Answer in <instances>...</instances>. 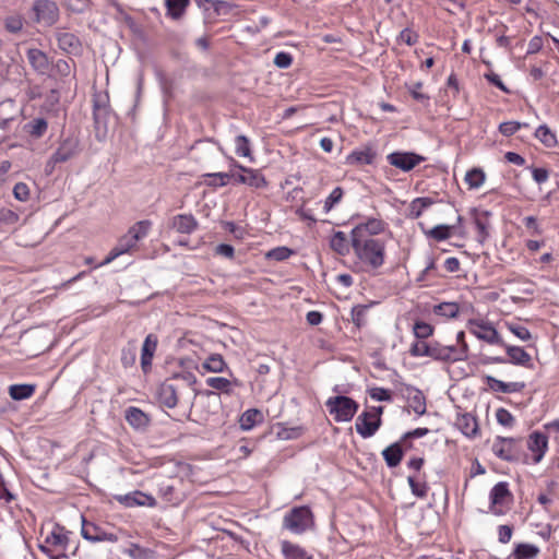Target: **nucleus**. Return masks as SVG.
Returning a JSON list of instances; mask_svg holds the SVG:
<instances>
[{"label":"nucleus","mask_w":559,"mask_h":559,"mask_svg":"<svg viewBox=\"0 0 559 559\" xmlns=\"http://www.w3.org/2000/svg\"><path fill=\"white\" fill-rule=\"evenodd\" d=\"M515 444L516 440L513 438L497 437L492 443V452L501 460L513 461L516 459Z\"/></svg>","instance_id":"13"},{"label":"nucleus","mask_w":559,"mask_h":559,"mask_svg":"<svg viewBox=\"0 0 559 559\" xmlns=\"http://www.w3.org/2000/svg\"><path fill=\"white\" fill-rule=\"evenodd\" d=\"M384 229V223L380 219H369L365 224H359L352 231V238H359L358 234L361 238L374 239L372 236L378 235Z\"/></svg>","instance_id":"15"},{"label":"nucleus","mask_w":559,"mask_h":559,"mask_svg":"<svg viewBox=\"0 0 559 559\" xmlns=\"http://www.w3.org/2000/svg\"><path fill=\"white\" fill-rule=\"evenodd\" d=\"M358 236H360L358 234ZM352 247L358 259L370 269H379L384 263L385 243L380 239L352 238Z\"/></svg>","instance_id":"1"},{"label":"nucleus","mask_w":559,"mask_h":559,"mask_svg":"<svg viewBox=\"0 0 559 559\" xmlns=\"http://www.w3.org/2000/svg\"><path fill=\"white\" fill-rule=\"evenodd\" d=\"M57 41L59 48L67 52H75L81 46L79 38L74 34L67 32L57 33Z\"/></svg>","instance_id":"26"},{"label":"nucleus","mask_w":559,"mask_h":559,"mask_svg":"<svg viewBox=\"0 0 559 559\" xmlns=\"http://www.w3.org/2000/svg\"><path fill=\"white\" fill-rule=\"evenodd\" d=\"M460 312L457 302H441L433 307V313L447 319L455 318Z\"/></svg>","instance_id":"35"},{"label":"nucleus","mask_w":559,"mask_h":559,"mask_svg":"<svg viewBox=\"0 0 559 559\" xmlns=\"http://www.w3.org/2000/svg\"><path fill=\"white\" fill-rule=\"evenodd\" d=\"M502 346L507 350L510 362L527 368L533 366L531 355L526 353L522 347L507 345L506 343Z\"/></svg>","instance_id":"25"},{"label":"nucleus","mask_w":559,"mask_h":559,"mask_svg":"<svg viewBox=\"0 0 559 559\" xmlns=\"http://www.w3.org/2000/svg\"><path fill=\"white\" fill-rule=\"evenodd\" d=\"M117 500L126 507L147 506L155 507L156 500L142 491H133L128 495L117 496Z\"/></svg>","instance_id":"16"},{"label":"nucleus","mask_w":559,"mask_h":559,"mask_svg":"<svg viewBox=\"0 0 559 559\" xmlns=\"http://www.w3.org/2000/svg\"><path fill=\"white\" fill-rule=\"evenodd\" d=\"M207 178H211L212 181L209 182L212 187H224L226 186L233 178L235 177V173L231 169L229 173H213L204 175Z\"/></svg>","instance_id":"48"},{"label":"nucleus","mask_w":559,"mask_h":559,"mask_svg":"<svg viewBox=\"0 0 559 559\" xmlns=\"http://www.w3.org/2000/svg\"><path fill=\"white\" fill-rule=\"evenodd\" d=\"M313 525V515L308 507H296L284 518V526L295 534H301Z\"/></svg>","instance_id":"4"},{"label":"nucleus","mask_w":559,"mask_h":559,"mask_svg":"<svg viewBox=\"0 0 559 559\" xmlns=\"http://www.w3.org/2000/svg\"><path fill=\"white\" fill-rule=\"evenodd\" d=\"M335 421H349L358 409V404L347 396H333L325 403Z\"/></svg>","instance_id":"3"},{"label":"nucleus","mask_w":559,"mask_h":559,"mask_svg":"<svg viewBox=\"0 0 559 559\" xmlns=\"http://www.w3.org/2000/svg\"><path fill=\"white\" fill-rule=\"evenodd\" d=\"M207 386L222 391L224 393H231L233 382L223 377H211L206 379Z\"/></svg>","instance_id":"47"},{"label":"nucleus","mask_w":559,"mask_h":559,"mask_svg":"<svg viewBox=\"0 0 559 559\" xmlns=\"http://www.w3.org/2000/svg\"><path fill=\"white\" fill-rule=\"evenodd\" d=\"M527 448L533 454V462L539 463L548 449V437L539 431L532 432L528 436Z\"/></svg>","instance_id":"12"},{"label":"nucleus","mask_w":559,"mask_h":559,"mask_svg":"<svg viewBox=\"0 0 559 559\" xmlns=\"http://www.w3.org/2000/svg\"><path fill=\"white\" fill-rule=\"evenodd\" d=\"M522 126H526V124L525 123L522 124L518 121H507V122L500 123L499 131L503 135L510 136V135H513L516 131H519Z\"/></svg>","instance_id":"56"},{"label":"nucleus","mask_w":559,"mask_h":559,"mask_svg":"<svg viewBox=\"0 0 559 559\" xmlns=\"http://www.w3.org/2000/svg\"><path fill=\"white\" fill-rule=\"evenodd\" d=\"M383 459L389 467L397 466L403 459V450L400 443H393L382 451Z\"/></svg>","instance_id":"29"},{"label":"nucleus","mask_w":559,"mask_h":559,"mask_svg":"<svg viewBox=\"0 0 559 559\" xmlns=\"http://www.w3.org/2000/svg\"><path fill=\"white\" fill-rule=\"evenodd\" d=\"M293 250L287 247H276L272 250H270L265 257L270 260L274 261H284L287 260L292 254Z\"/></svg>","instance_id":"50"},{"label":"nucleus","mask_w":559,"mask_h":559,"mask_svg":"<svg viewBox=\"0 0 559 559\" xmlns=\"http://www.w3.org/2000/svg\"><path fill=\"white\" fill-rule=\"evenodd\" d=\"M457 427L466 436V437H475L478 432V424L474 416L471 414H464L457 419Z\"/></svg>","instance_id":"30"},{"label":"nucleus","mask_w":559,"mask_h":559,"mask_svg":"<svg viewBox=\"0 0 559 559\" xmlns=\"http://www.w3.org/2000/svg\"><path fill=\"white\" fill-rule=\"evenodd\" d=\"M81 534L84 539L90 540L92 543H97V542L115 543L118 540V537L115 534L107 533L104 530H102L99 526H97L93 523H87L84 518H83Z\"/></svg>","instance_id":"10"},{"label":"nucleus","mask_w":559,"mask_h":559,"mask_svg":"<svg viewBox=\"0 0 559 559\" xmlns=\"http://www.w3.org/2000/svg\"><path fill=\"white\" fill-rule=\"evenodd\" d=\"M124 417L128 424L136 429L143 428L148 424L147 415L138 407H129L126 411Z\"/></svg>","instance_id":"27"},{"label":"nucleus","mask_w":559,"mask_h":559,"mask_svg":"<svg viewBox=\"0 0 559 559\" xmlns=\"http://www.w3.org/2000/svg\"><path fill=\"white\" fill-rule=\"evenodd\" d=\"M440 345L438 342L428 344L424 341H417L411 346L409 354L413 357H430L440 360Z\"/></svg>","instance_id":"14"},{"label":"nucleus","mask_w":559,"mask_h":559,"mask_svg":"<svg viewBox=\"0 0 559 559\" xmlns=\"http://www.w3.org/2000/svg\"><path fill=\"white\" fill-rule=\"evenodd\" d=\"M151 226H152L151 221H147V219L140 221V222H136L134 225H132L129 228L128 234L130 236H132V238L138 242L139 240L146 237Z\"/></svg>","instance_id":"43"},{"label":"nucleus","mask_w":559,"mask_h":559,"mask_svg":"<svg viewBox=\"0 0 559 559\" xmlns=\"http://www.w3.org/2000/svg\"><path fill=\"white\" fill-rule=\"evenodd\" d=\"M215 253L227 259H233L235 254V249L233 246L227 243H221L216 246Z\"/></svg>","instance_id":"63"},{"label":"nucleus","mask_w":559,"mask_h":559,"mask_svg":"<svg viewBox=\"0 0 559 559\" xmlns=\"http://www.w3.org/2000/svg\"><path fill=\"white\" fill-rule=\"evenodd\" d=\"M413 331L417 338L425 340L432 335L433 328H432V325H430L424 321H417L414 324Z\"/></svg>","instance_id":"51"},{"label":"nucleus","mask_w":559,"mask_h":559,"mask_svg":"<svg viewBox=\"0 0 559 559\" xmlns=\"http://www.w3.org/2000/svg\"><path fill=\"white\" fill-rule=\"evenodd\" d=\"M293 63V57L290 53L281 51L276 53L274 58V64L280 69H287Z\"/></svg>","instance_id":"57"},{"label":"nucleus","mask_w":559,"mask_h":559,"mask_svg":"<svg viewBox=\"0 0 559 559\" xmlns=\"http://www.w3.org/2000/svg\"><path fill=\"white\" fill-rule=\"evenodd\" d=\"M405 396L408 403V406L419 416L426 414V397L424 393L414 388L406 386Z\"/></svg>","instance_id":"20"},{"label":"nucleus","mask_w":559,"mask_h":559,"mask_svg":"<svg viewBox=\"0 0 559 559\" xmlns=\"http://www.w3.org/2000/svg\"><path fill=\"white\" fill-rule=\"evenodd\" d=\"M158 400L168 408L177 406L178 394L176 385L169 381L164 382L158 389Z\"/></svg>","instance_id":"24"},{"label":"nucleus","mask_w":559,"mask_h":559,"mask_svg":"<svg viewBox=\"0 0 559 559\" xmlns=\"http://www.w3.org/2000/svg\"><path fill=\"white\" fill-rule=\"evenodd\" d=\"M369 394H370V397L376 401H388L389 402L392 400L391 392L384 388H373L370 390Z\"/></svg>","instance_id":"59"},{"label":"nucleus","mask_w":559,"mask_h":559,"mask_svg":"<svg viewBox=\"0 0 559 559\" xmlns=\"http://www.w3.org/2000/svg\"><path fill=\"white\" fill-rule=\"evenodd\" d=\"M81 152V142L78 136L69 135L61 140L55 153L46 164V168L51 171L57 164L66 163L76 157Z\"/></svg>","instance_id":"2"},{"label":"nucleus","mask_w":559,"mask_h":559,"mask_svg":"<svg viewBox=\"0 0 559 559\" xmlns=\"http://www.w3.org/2000/svg\"><path fill=\"white\" fill-rule=\"evenodd\" d=\"M467 328L469 332L480 341L491 345H504V342L499 332L488 321L471 319L467 322Z\"/></svg>","instance_id":"6"},{"label":"nucleus","mask_w":559,"mask_h":559,"mask_svg":"<svg viewBox=\"0 0 559 559\" xmlns=\"http://www.w3.org/2000/svg\"><path fill=\"white\" fill-rule=\"evenodd\" d=\"M45 543L51 546H64L68 543V536L63 527L57 525L47 536Z\"/></svg>","instance_id":"44"},{"label":"nucleus","mask_w":559,"mask_h":559,"mask_svg":"<svg viewBox=\"0 0 559 559\" xmlns=\"http://www.w3.org/2000/svg\"><path fill=\"white\" fill-rule=\"evenodd\" d=\"M532 175L537 183L546 182L549 177V173L545 168H534Z\"/></svg>","instance_id":"64"},{"label":"nucleus","mask_w":559,"mask_h":559,"mask_svg":"<svg viewBox=\"0 0 559 559\" xmlns=\"http://www.w3.org/2000/svg\"><path fill=\"white\" fill-rule=\"evenodd\" d=\"M168 14L173 19H179L189 4V0H165Z\"/></svg>","instance_id":"46"},{"label":"nucleus","mask_w":559,"mask_h":559,"mask_svg":"<svg viewBox=\"0 0 559 559\" xmlns=\"http://www.w3.org/2000/svg\"><path fill=\"white\" fill-rule=\"evenodd\" d=\"M374 153L371 148H364L354 151L347 156V164L349 165H369L373 162Z\"/></svg>","instance_id":"32"},{"label":"nucleus","mask_w":559,"mask_h":559,"mask_svg":"<svg viewBox=\"0 0 559 559\" xmlns=\"http://www.w3.org/2000/svg\"><path fill=\"white\" fill-rule=\"evenodd\" d=\"M236 153L239 156L251 157V148L249 139L245 135H238L235 140Z\"/></svg>","instance_id":"52"},{"label":"nucleus","mask_w":559,"mask_h":559,"mask_svg":"<svg viewBox=\"0 0 559 559\" xmlns=\"http://www.w3.org/2000/svg\"><path fill=\"white\" fill-rule=\"evenodd\" d=\"M421 87H423V83L421 82H416V83H413V84L407 86L408 92L411 93L413 98L418 100V102L424 103V102H427L429 99V97L426 94L420 92Z\"/></svg>","instance_id":"58"},{"label":"nucleus","mask_w":559,"mask_h":559,"mask_svg":"<svg viewBox=\"0 0 559 559\" xmlns=\"http://www.w3.org/2000/svg\"><path fill=\"white\" fill-rule=\"evenodd\" d=\"M331 248L341 255H345L349 252V243L347 241L346 235L343 231H336L331 240Z\"/></svg>","instance_id":"36"},{"label":"nucleus","mask_w":559,"mask_h":559,"mask_svg":"<svg viewBox=\"0 0 559 559\" xmlns=\"http://www.w3.org/2000/svg\"><path fill=\"white\" fill-rule=\"evenodd\" d=\"M535 136L546 146L555 147L557 145L556 134L546 126H539L535 131Z\"/></svg>","instance_id":"37"},{"label":"nucleus","mask_w":559,"mask_h":559,"mask_svg":"<svg viewBox=\"0 0 559 559\" xmlns=\"http://www.w3.org/2000/svg\"><path fill=\"white\" fill-rule=\"evenodd\" d=\"M474 224L477 229V240L483 243L490 235V212L474 211Z\"/></svg>","instance_id":"18"},{"label":"nucleus","mask_w":559,"mask_h":559,"mask_svg":"<svg viewBox=\"0 0 559 559\" xmlns=\"http://www.w3.org/2000/svg\"><path fill=\"white\" fill-rule=\"evenodd\" d=\"M343 198V190L340 187H336L330 195L326 198L324 202V210L325 212H330L332 207L338 203Z\"/></svg>","instance_id":"55"},{"label":"nucleus","mask_w":559,"mask_h":559,"mask_svg":"<svg viewBox=\"0 0 559 559\" xmlns=\"http://www.w3.org/2000/svg\"><path fill=\"white\" fill-rule=\"evenodd\" d=\"M468 345L463 343L461 346L440 345V360L442 361H460L467 359Z\"/></svg>","instance_id":"17"},{"label":"nucleus","mask_w":559,"mask_h":559,"mask_svg":"<svg viewBox=\"0 0 559 559\" xmlns=\"http://www.w3.org/2000/svg\"><path fill=\"white\" fill-rule=\"evenodd\" d=\"M14 197L20 201H26L29 197L28 186L24 182H17L13 188Z\"/></svg>","instance_id":"60"},{"label":"nucleus","mask_w":559,"mask_h":559,"mask_svg":"<svg viewBox=\"0 0 559 559\" xmlns=\"http://www.w3.org/2000/svg\"><path fill=\"white\" fill-rule=\"evenodd\" d=\"M511 501V492L507 483H498L490 491V512L495 515L504 514Z\"/></svg>","instance_id":"7"},{"label":"nucleus","mask_w":559,"mask_h":559,"mask_svg":"<svg viewBox=\"0 0 559 559\" xmlns=\"http://www.w3.org/2000/svg\"><path fill=\"white\" fill-rule=\"evenodd\" d=\"M26 56L29 64L36 72L40 74H46L48 72L50 64L45 52L37 48H29Z\"/></svg>","instance_id":"22"},{"label":"nucleus","mask_w":559,"mask_h":559,"mask_svg":"<svg viewBox=\"0 0 559 559\" xmlns=\"http://www.w3.org/2000/svg\"><path fill=\"white\" fill-rule=\"evenodd\" d=\"M496 419L500 425L504 427H512L515 421L513 415L503 407L497 409Z\"/></svg>","instance_id":"54"},{"label":"nucleus","mask_w":559,"mask_h":559,"mask_svg":"<svg viewBox=\"0 0 559 559\" xmlns=\"http://www.w3.org/2000/svg\"><path fill=\"white\" fill-rule=\"evenodd\" d=\"M508 330L523 342L530 341L532 334L525 326L516 323H506Z\"/></svg>","instance_id":"53"},{"label":"nucleus","mask_w":559,"mask_h":559,"mask_svg":"<svg viewBox=\"0 0 559 559\" xmlns=\"http://www.w3.org/2000/svg\"><path fill=\"white\" fill-rule=\"evenodd\" d=\"M389 163L404 171H409L424 160L423 156L415 153L394 152L388 155Z\"/></svg>","instance_id":"11"},{"label":"nucleus","mask_w":559,"mask_h":559,"mask_svg":"<svg viewBox=\"0 0 559 559\" xmlns=\"http://www.w3.org/2000/svg\"><path fill=\"white\" fill-rule=\"evenodd\" d=\"M25 128L31 136L39 139L46 133L48 122L44 118H36L29 121Z\"/></svg>","instance_id":"38"},{"label":"nucleus","mask_w":559,"mask_h":559,"mask_svg":"<svg viewBox=\"0 0 559 559\" xmlns=\"http://www.w3.org/2000/svg\"><path fill=\"white\" fill-rule=\"evenodd\" d=\"M136 246V241L130 236L128 233L122 236L117 246L111 249L109 254L106 257V259L99 264V265H106L112 262L115 259L120 257L123 253L129 252L131 249H133Z\"/></svg>","instance_id":"21"},{"label":"nucleus","mask_w":559,"mask_h":559,"mask_svg":"<svg viewBox=\"0 0 559 559\" xmlns=\"http://www.w3.org/2000/svg\"><path fill=\"white\" fill-rule=\"evenodd\" d=\"M263 421L262 413L257 408H250L246 411L239 419V425L242 430H250L258 423Z\"/></svg>","instance_id":"31"},{"label":"nucleus","mask_w":559,"mask_h":559,"mask_svg":"<svg viewBox=\"0 0 559 559\" xmlns=\"http://www.w3.org/2000/svg\"><path fill=\"white\" fill-rule=\"evenodd\" d=\"M486 175L480 168H473L465 175V182L469 189H478L485 182Z\"/></svg>","instance_id":"40"},{"label":"nucleus","mask_w":559,"mask_h":559,"mask_svg":"<svg viewBox=\"0 0 559 559\" xmlns=\"http://www.w3.org/2000/svg\"><path fill=\"white\" fill-rule=\"evenodd\" d=\"M485 381L489 390L492 392L516 393L521 392L525 388L524 382H503L492 376H486Z\"/></svg>","instance_id":"19"},{"label":"nucleus","mask_w":559,"mask_h":559,"mask_svg":"<svg viewBox=\"0 0 559 559\" xmlns=\"http://www.w3.org/2000/svg\"><path fill=\"white\" fill-rule=\"evenodd\" d=\"M171 227L181 234H191L198 228V222L191 214H178L171 219Z\"/></svg>","instance_id":"23"},{"label":"nucleus","mask_w":559,"mask_h":559,"mask_svg":"<svg viewBox=\"0 0 559 559\" xmlns=\"http://www.w3.org/2000/svg\"><path fill=\"white\" fill-rule=\"evenodd\" d=\"M407 481L413 495L418 498H425L427 496L428 486L420 475L412 474L407 477Z\"/></svg>","instance_id":"34"},{"label":"nucleus","mask_w":559,"mask_h":559,"mask_svg":"<svg viewBox=\"0 0 559 559\" xmlns=\"http://www.w3.org/2000/svg\"><path fill=\"white\" fill-rule=\"evenodd\" d=\"M202 366L210 372H222L227 367L223 356L219 354H212L209 356Z\"/></svg>","instance_id":"41"},{"label":"nucleus","mask_w":559,"mask_h":559,"mask_svg":"<svg viewBox=\"0 0 559 559\" xmlns=\"http://www.w3.org/2000/svg\"><path fill=\"white\" fill-rule=\"evenodd\" d=\"M513 528L510 525H500L498 528V537L499 542L502 544H507L510 542L512 537Z\"/></svg>","instance_id":"62"},{"label":"nucleus","mask_w":559,"mask_h":559,"mask_svg":"<svg viewBox=\"0 0 559 559\" xmlns=\"http://www.w3.org/2000/svg\"><path fill=\"white\" fill-rule=\"evenodd\" d=\"M369 307L364 305L355 306L352 309V321L357 328H362L367 323V312Z\"/></svg>","instance_id":"49"},{"label":"nucleus","mask_w":559,"mask_h":559,"mask_svg":"<svg viewBox=\"0 0 559 559\" xmlns=\"http://www.w3.org/2000/svg\"><path fill=\"white\" fill-rule=\"evenodd\" d=\"M454 228V225H438L431 228L427 235L437 241H442L451 237Z\"/></svg>","instance_id":"45"},{"label":"nucleus","mask_w":559,"mask_h":559,"mask_svg":"<svg viewBox=\"0 0 559 559\" xmlns=\"http://www.w3.org/2000/svg\"><path fill=\"white\" fill-rule=\"evenodd\" d=\"M282 552L286 559H312L302 547L288 540L282 543Z\"/></svg>","instance_id":"28"},{"label":"nucleus","mask_w":559,"mask_h":559,"mask_svg":"<svg viewBox=\"0 0 559 559\" xmlns=\"http://www.w3.org/2000/svg\"><path fill=\"white\" fill-rule=\"evenodd\" d=\"M34 384H13L9 388L10 397L15 401L28 399L34 394Z\"/></svg>","instance_id":"33"},{"label":"nucleus","mask_w":559,"mask_h":559,"mask_svg":"<svg viewBox=\"0 0 559 559\" xmlns=\"http://www.w3.org/2000/svg\"><path fill=\"white\" fill-rule=\"evenodd\" d=\"M37 22L46 25H52L59 16V9L56 2L51 0H37L33 4Z\"/></svg>","instance_id":"9"},{"label":"nucleus","mask_w":559,"mask_h":559,"mask_svg":"<svg viewBox=\"0 0 559 559\" xmlns=\"http://www.w3.org/2000/svg\"><path fill=\"white\" fill-rule=\"evenodd\" d=\"M539 554V548L532 544H519L514 551V559H533Z\"/></svg>","instance_id":"39"},{"label":"nucleus","mask_w":559,"mask_h":559,"mask_svg":"<svg viewBox=\"0 0 559 559\" xmlns=\"http://www.w3.org/2000/svg\"><path fill=\"white\" fill-rule=\"evenodd\" d=\"M233 169L237 168L241 171V174H236L233 178L234 182L241 183V185H248L252 188H263L266 186V180L264 176L261 174L258 169L247 168L240 164H238L236 160L233 159L231 164Z\"/></svg>","instance_id":"8"},{"label":"nucleus","mask_w":559,"mask_h":559,"mask_svg":"<svg viewBox=\"0 0 559 559\" xmlns=\"http://www.w3.org/2000/svg\"><path fill=\"white\" fill-rule=\"evenodd\" d=\"M383 407H371L369 411L361 413L355 424L356 431L362 438L372 437L381 426V415Z\"/></svg>","instance_id":"5"},{"label":"nucleus","mask_w":559,"mask_h":559,"mask_svg":"<svg viewBox=\"0 0 559 559\" xmlns=\"http://www.w3.org/2000/svg\"><path fill=\"white\" fill-rule=\"evenodd\" d=\"M432 200L430 198H416L412 201L408 207V216L412 218H418L425 209L429 207L432 204Z\"/></svg>","instance_id":"42"},{"label":"nucleus","mask_w":559,"mask_h":559,"mask_svg":"<svg viewBox=\"0 0 559 559\" xmlns=\"http://www.w3.org/2000/svg\"><path fill=\"white\" fill-rule=\"evenodd\" d=\"M157 347V338L153 334H148L142 345V353L154 355Z\"/></svg>","instance_id":"61"}]
</instances>
